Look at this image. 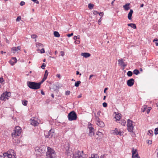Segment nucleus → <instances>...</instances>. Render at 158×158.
I'll return each instance as SVG.
<instances>
[{
	"label": "nucleus",
	"instance_id": "nucleus-50",
	"mask_svg": "<svg viewBox=\"0 0 158 158\" xmlns=\"http://www.w3.org/2000/svg\"><path fill=\"white\" fill-rule=\"evenodd\" d=\"M10 62L11 64L12 65H13L15 63H14V62L12 60L10 61Z\"/></svg>",
	"mask_w": 158,
	"mask_h": 158
},
{
	"label": "nucleus",
	"instance_id": "nucleus-25",
	"mask_svg": "<svg viewBox=\"0 0 158 158\" xmlns=\"http://www.w3.org/2000/svg\"><path fill=\"white\" fill-rule=\"evenodd\" d=\"M54 35L56 37H59L60 36V34L59 32L57 31H55L54 32Z\"/></svg>",
	"mask_w": 158,
	"mask_h": 158
},
{
	"label": "nucleus",
	"instance_id": "nucleus-53",
	"mask_svg": "<svg viewBox=\"0 0 158 158\" xmlns=\"http://www.w3.org/2000/svg\"><path fill=\"white\" fill-rule=\"evenodd\" d=\"M48 71L47 70H46L45 71V74H44V75H46V76H48Z\"/></svg>",
	"mask_w": 158,
	"mask_h": 158
},
{
	"label": "nucleus",
	"instance_id": "nucleus-4",
	"mask_svg": "<svg viewBox=\"0 0 158 158\" xmlns=\"http://www.w3.org/2000/svg\"><path fill=\"white\" fill-rule=\"evenodd\" d=\"M28 86L31 89H37L40 88L37 82L29 81L27 82Z\"/></svg>",
	"mask_w": 158,
	"mask_h": 158
},
{
	"label": "nucleus",
	"instance_id": "nucleus-34",
	"mask_svg": "<svg viewBox=\"0 0 158 158\" xmlns=\"http://www.w3.org/2000/svg\"><path fill=\"white\" fill-rule=\"evenodd\" d=\"M27 101L26 100H23L22 101L23 104L25 106H26L27 105Z\"/></svg>",
	"mask_w": 158,
	"mask_h": 158
},
{
	"label": "nucleus",
	"instance_id": "nucleus-37",
	"mask_svg": "<svg viewBox=\"0 0 158 158\" xmlns=\"http://www.w3.org/2000/svg\"><path fill=\"white\" fill-rule=\"evenodd\" d=\"M154 133L155 135L158 134V128H156L154 130Z\"/></svg>",
	"mask_w": 158,
	"mask_h": 158
},
{
	"label": "nucleus",
	"instance_id": "nucleus-55",
	"mask_svg": "<svg viewBox=\"0 0 158 158\" xmlns=\"http://www.w3.org/2000/svg\"><path fill=\"white\" fill-rule=\"evenodd\" d=\"M76 44H78L80 43V41L79 40H76L74 42Z\"/></svg>",
	"mask_w": 158,
	"mask_h": 158
},
{
	"label": "nucleus",
	"instance_id": "nucleus-20",
	"mask_svg": "<svg viewBox=\"0 0 158 158\" xmlns=\"http://www.w3.org/2000/svg\"><path fill=\"white\" fill-rule=\"evenodd\" d=\"M133 12V10L132 9H130L127 16L129 20H131L132 19V15Z\"/></svg>",
	"mask_w": 158,
	"mask_h": 158
},
{
	"label": "nucleus",
	"instance_id": "nucleus-17",
	"mask_svg": "<svg viewBox=\"0 0 158 158\" xmlns=\"http://www.w3.org/2000/svg\"><path fill=\"white\" fill-rule=\"evenodd\" d=\"M118 64L124 67H125L127 66V64H125L124 62H123V59H119L118 60Z\"/></svg>",
	"mask_w": 158,
	"mask_h": 158
},
{
	"label": "nucleus",
	"instance_id": "nucleus-58",
	"mask_svg": "<svg viewBox=\"0 0 158 158\" xmlns=\"http://www.w3.org/2000/svg\"><path fill=\"white\" fill-rule=\"evenodd\" d=\"M60 53H61V56H64V52L63 51H61L60 52Z\"/></svg>",
	"mask_w": 158,
	"mask_h": 158
},
{
	"label": "nucleus",
	"instance_id": "nucleus-12",
	"mask_svg": "<svg viewBox=\"0 0 158 158\" xmlns=\"http://www.w3.org/2000/svg\"><path fill=\"white\" fill-rule=\"evenodd\" d=\"M152 108L151 107H147V106H144L142 109V111L144 112H146L147 114H148L150 111L151 110Z\"/></svg>",
	"mask_w": 158,
	"mask_h": 158
},
{
	"label": "nucleus",
	"instance_id": "nucleus-10",
	"mask_svg": "<svg viewBox=\"0 0 158 158\" xmlns=\"http://www.w3.org/2000/svg\"><path fill=\"white\" fill-rule=\"evenodd\" d=\"M68 118H77V114L74 111H72L68 114Z\"/></svg>",
	"mask_w": 158,
	"mask_h": 158
},
{
	"label": "nucleus",
	"instance_id": "nucleus-47",
	"mask_svg": "<svg viewBox=\"0 0 158 158\" xmlns=\"http://www.w3.org/2000/svg\"><path fill=\"white\" fill-rule=\"evenodd\" d=\"M70 91H67L65 92V95H68L70 94Z\"/></svg>",
	"mask_w": 158,
	"mask_h": 158
},
{
	"label": "nucleus",
	"instance_id": "nucleus-28",
	"mask_svg": "<svg viewBox=\"0 0 158 158\" xmlns=\"http://www.w3.org/2000/svg\"><path fill=\"white\" fill-rule=\"evenodd\" d=\"M133 73L134 74L137 75L140 73V72L138 70L135 69L133 71Z\"/></svg>",
	"mask_w": 158,
	"mask_h": 158
},
{
	"label": "nucleus",
	"instance_id": "nucleus-57",
	"mask_svg": "<svg viewBox=\"0 0 158 158\" xmlns=\"http://www.w3.org/2000/svg\"><path fill=\"white\" fill-rule=\"evenodd\" d=\"M99 15L100 16H102L103 15V12H100L99 13Z\"/></svg>",
	"mask_w": 158,
	"mask_h": 158
},
{
	"label": "nucleus",
	"instance_id": "nucleus-56",
	"mask_svg": "<svg viewBox=\"0 0 158 158\" xmlns=\"http://www.w3.org/2000/svg\"><path fill=\"white\" fill-rule=\"evenodd\" d=\"M3 81V79L2 78H0V83H1L2 84Z\"/></svg>",
	"mask_w": 158,
	"mask_h": 158
},
{
	"label": "nucleus",
	"instance_id": "nucleus-39",
	"mask_svg": "<svg viewBox=\"0 0 158 158\" xmlns=\"http://www.w3.org/2000/svg\"><path fill=\"white\" fill-rule=\"evenodd\" d=\"M44 80H42L39 82L38 83V85L39 86H40H40L41 84L44 81Z\"/></svg>",
	"mask_w": 158,
	"mask_h": 158
},
{
	"label": "nucleus",
	"instance_id": "nucleus-36",
	"mask_svg": "<svg viewBox=\"0 0 158 158\" xmlns=\"http://www.w3.org/2000/svg\"><path fill=\"white\" fill-rule=\"evenodd\" d=\"M11 60H13L14 63H16L17 62V60L16 57H12Z\"/></svg>",
	"mask_w": 158,
	"mask_h": 158
},
{
	"label": "nucleus",
	"instance_id": "nucleus-16",
	"mask_svg": "<svg viewBox=\"0 0 158 158\" xmlns=\"http://www.w3.org/2000/svg\"><path fill=\"white\" fill-rule=\"evenodd\" d=\"M115 121L120 123L122 125L125 126L126 124V121L124 119H116Z\"/></svg>",
	"mask_w": 158,
	"mask_h": 158
},
{
	"label": "nucleus",
	"instance_id": "nucleus-41",
	"mask_svg": "<svg viewBox=\"0 0 158 158\" xmlns=\"http://www.w3.org/2000/svg\"><path fill=\"white\" fill-rule=\"evenodd\" d=\"M21 19V16H18L17 18L16 21L17 22H19V21Z\"/></svg>",
	"mask_w": 158,
	"mask_h": 158
},
{
	"label": "nucleus",
	"instance_id": "nucleus-51",
	"mask_svg": "<svg viewBox=\"0 0 158 158\" xmlns=\"http://www.w3.org/2000/svg\"><path fill=\"white\" fill-rule=\"evenodd\" d=\"M79 35H78L77 36H75L73 37V39L74 40H76L77 39H79V38H78V37H79Z\"/></svg>",
	"mask_w": 158,
	"mask_h": 158
},
{
	"label": "nucleus",
	"instance_id": "nucleus-59",
	"mask_svg": "<svg viewBox=\"0 0 158 158\" xmlns=\"http://www.w3.org/2000/svg\"><path fill=\"white\" fill-rule=\"evenodd\" d=\"M78 74H79L80 75V76H81V73H79V72L78 71H77L76 72V75H78Z\"/></svg>",
	"mask_w": 158,
	"mask_h": 158
},
{
	"label": "nucleus",
	"instance_id": "nucleus-38",
	"mask_svg": "<svg viewBox=\"0 0 158 158\" xmlns=\"http://www.w3.org/2000/svg\"><path fill=\"white\" fill-rule=\"evenodd\" d=\"M44 80H42L39 82L38 83V85L39 86H40H40L41 84L44 81Z\"/></svg>",
	"mask_w": 158,
	"mask_h": 158
},
{
	"label": "nucleus",
	"instance_id": "nucleus-8",
	"mask_svg": "<svg viewBox=\"0 0 158 158\" xmlns=\"http://www.w3.org/2000/svg\"><path fill=\"white\" fill-rule=\"evenodd\" d=\"M54 131L51 129L49 131H46L44 132V135L46 138H51L53 135Z\"/></svg>",
	"mask_w": 158,
	"mask_h": 158
},
{
	"label": "nucleus",
	"instance_id": "nucleus-7",
	"mask_svg": "<svg viewBox=\"0 0 158 158\" xmlns=\"http://www.w3.org/2000/svg\"><path fill=\"white\" fill-rule=\"evenodd\" d=\"M133 122L130 119H128L127 121V129L129 131L133 132L134 128L133 123Z\"/></svg>",
	"mask_w": 158,
	"mask_h": 158
},
{
	"label": "nucleus",
	"instance_id": "nucleus-18",
	"mask_svg": "<svg viewBox=\"0 0 158 158\" xmlns=\"http://www.w3.org/2000/svg\"><path fill=\"white\" fill-rule=\"evenodd\" d=\"M31 120H32L31 121V124L34 126H36L38 125V124H39V123L38 122L35 120V119H31Z\"/></svg>",
	"mask_w": 158,
	"mask_h": 158
},
{
	"label": "nucleus",
	"instance_id": "nucleus-32",
	"mask_svg": "<svg viewBox=\"0 0 158 158\" xmlns=\"http://www.w3.org/2000/svg\"><path fill=\"white\" fill-rule=\"evenodd\" d=\"M98 135L100 136V138H102L103 136V134L102 133L98 131V133L96 135Z\"/></svg>",
	"mask_w": 158,
	"mask_h": 158
},
{
	"label": "nucleus",
	"instance_id": "nucleus-54",
	"mask_svg": "<svg viewBox=\"0 0 158 158\" xmlns=\"http://www.w3.org/2000/svg\"><path fill=\"white\" fill-rule=\"evenodd\" d=\"M122 133V132L120 131H118V133H117V135H123Z\"/></svg>",
	"mask_w": 158,
	"mask_h": 158
},
{
	"label": "nucleus",
	"instance_id": "nucleus-9",
	"mask_svg": "<svg viewBox=\"0 0 158 158\" xmlns=\"http://www.w3.org/2000/svg\"><path fill=\"white\" fill-rule=\"evenodd\" d=\"M88 128L89 129V133L88 134L89 136L91 137L93 136L94 133V129L92 127V124L89 123Z\"/></svg>",
	"mask_w": 158,
	"mask_h": 158
},
{
	"label": "nucleus",
	"instance_id": "nucleus-42",
	"mask_svg": "<svg viewBox=\"0 0 158 158\" xmlns=\"http://www.w3.org/2000/svg\"><path fill=\"white\" fill-rule=\"evenodd\" d=\"M37 37V36L36 35L33 34L31 35V37L33 39H35Z\"/></svg>",
	"mask_w": 158,
	"mask_h": 158
},
{
	"label": "nucleus",
	"instance_id": "nucleus-31",
	"mask_svg": "<svg viewBox=\"0 0 158 158\" xmlns=\"http://www.w3.org/2000/svg\"><path fill=\"white\" fill-rule=\"evenodd\" d=\"M133 74L132 72L131 71H128L127 73V75L128 77H131L132 76Z\"/></svg>",
	"mask_w": 158,
	"mask_h": 158
},
{
	"label": "nucleus",
	"instance_id": "nucleus-3",
	"mask_svg": "<svg viewBox=\"0 0 158 158\" xmlns=\"http://www.w3.org/2000/svg\"><path fill=\"white\" fill-rule=\"evenodd\" d=\"M87 155L85 154L83 151H77L73 154V158H87Z\"/></svg>",
	"mask_w": 158,
	"mask_h": 158
},
{
	"label": "nucleus",
	"instance_id": "nucleus-35",
	"mask_svg": "<svg viewBox=\"0 0 158 158\" xmlns=\"http://www.w3.org/2000/svg\"><path fill=\"white\" fill-rule=\"evenodd\" d=\"M118 129L117 128H115L114 130L113 133L117 135V133H118Z\"/></svg>",
	"mask_w": 158,
	"mask_h": 158
},
{
	"label": "nucleus",
	"instance_id": "nucleus-63",
	"mask_svg": "<svg viewBox=\"0 0 158 158\" xmlns=\"http://www.w3.org/2000/svg\"><path fill=\"white\" fill-rule=\"evenodd\" d=\"M82 97V94H80L77 97V98H81V97Z\"/></svg>",
	"mask_w": 158,
	"mask_h": 158
},
{
	"label": "nucleus",
	"instance_id": "nucleus-48",
	"mask_svg": "<svg viewBox=\"0 0 158 158\" xmlns=\"http://www.w3.org/2000/svg\"><path fill=\"white\" fill-rule=\"evenodd\" d=\"M25 4V2L23 1H21L20 3V5L21 6H23Z\"/></svg>",
	"mask_w": 158,
	"mask_h": 158
},
{
	"label": "nucleus",
	"instance_id": "nucleus-45",
	"mask_svg": "<svg viewBox=\"0 0 158 158\" xmlns=\"http://www.w3.org/2000/svg\"><path fill=\"white\" fill-rule=\"evenodd\" d=\"M40 52L41 53H44L45 52V50L44 48H42L40 50Z\"/></svg>",
	"mask_w": 158,
	"mask_h": 158
},
{
	"label": "nucleus",
	"instance_id": "nucleus-5",
	"mask_svg": "<svg viewBox=\"0 0 158 158\" xmlns=\"http://www.w3.org/2000/svg\"><path fill=\"white\" fill-rule=\"evenodd\" d=\"M21 129L19 126H16L14 130V132L12 133L13 137H18L21 132Z\"/></svg>",
	"mask_w": 158,
	"mask_h": 158
},
{
	"label": "nucleus",
	"instance_id": "nucleus-14",
	"mask_svg": "<svg viewBox=\"0 0 158 158\" xmlns=\"http://www.w3.org/2000/svg\"><path fill=\"white\" fill-rule=\"evenodd\" d=\"M135 82V80L133 78H131L127 80V84L129 86H132Z\"/></svg>",
	"mask_w": 158,
	"mask_h": 158
},
{
	"label": "nucleus",
	"instance_id": "nucleus-1",
	"mask_svg": "<svg viewBox=\"0 0 158 158\" xmlns=\"http://www.w3.org/2000/svg\"><path fill=\"white\" fill-rule=\"evenodd\" d=\"M16 158L15 153L13 150H10L9 151L4 153L2 155H0V158Z\"/></svg>",
	"mask_w": 158,
	"mask_h": 158
},
{
	"label": "nucleus",
	"instance_id": "nucleus-27",
	"mask_svg": "<svg viewBox=\"0 0 158 158\" xmlns=\"http://www.w3.org/2000/svg\"><path fill=\"white\" fill-rule=\"evenodd\" d=\"M91 158H98V155L97 154H93L91 155Z\"/></svg>",
	"mask_w": 158,
	"mask_h": 158
},
{
	"label": "nucleus",
	"instance_id": "nucleus-40",
	"mask_svg": "<svg viewBox=\"0 0 158 158\" xmlns=\"http://www.w3.org/2000/svg\"><path fill=\"white\" fill-rule=\"evenodd\" d=\"M44 80H42L39 82L38 83V85L39 86H40H40L41 84L44 81Z\"/></svg>",
	"mask_w": 158,
	"mask_h": 158
},
{
	"label": "nucleus",
	"instance_id": "nucleus-26",
	"mask_svg": "<svg viewBox=\"0 0 158 158\" xmlns=\"http://www.w3.org/2000/svg\"><path fill=\"white\" fill-rule=\"evenodd\" d=\"M17 48L16 47H13L11 48V51L14 53H15L18 51Z\"/></svg>",
	"mask_w": 158,
	"mask_h": 158
},
{
	"label": "nucleus",
	"instance_id": "nucleus-62",
	"mask_svg": "<svg viewBox=\"0 0 158 158\" xmlns=\"http://www.w3.org/2000/svg\"><path fill=\"white\" fill-rule=\"evenodd\" d=\"M105 156H106V155L104 154L103 155H101L100 158H104Z\"/></svg>",
	"mask_w": 158,
	"mask_h": 158
},
{
	"label": "nucleus",
	"instance_id": "nucleus-43",
	"mask_svg": "<svg viewBox=\"0 0 158 158\" xmlns=\"http://www.w3.org/2000/svg\"><path fill=\"white\" fill-rule=\"evenodd\" d=\"M103 106L104 107H106L107 106V104L106 102H103L102 104Z\"/></svg>",
	"mask_w": 158,
	"mask_h": 158
},
{
	"label": "nucleus",
	"instance_id": "nucleus-13",
	"mask_svg": "<svg viewBox=\"0 0 158 158\" xmlns=\"http://www.w3.org/2000/svg\"><path fill=\"white\" fill-rule=\"evenodd\" d=\"M63 147L64 148H65L66 153L67 155H69L70 153L69 151V146L68 143H67L64 145H63Z\"/></svg>",
	"mask_w": 158,
	"mask_h": 158
},
{
	"label": "nucleus",
	"instance_id": "nucleus-29",
	"mask_svg": "<svg viewBox=\"0 0 158 158\" xmlns=\"http://www.w3.org/2000/svg\"><path fill=\"white\" fill-rule=\"evenodd\" d=\"M81 83V81H80L76 82L75 83V86L77 87H78Z\"/></svg>",
	"mask_w": 158,
	"mask_h": 158
},
{
	"label": "nucleus",
	"instance_id": "nucleus-11",
	"mask_svg": "<svg viewBox=\"0 0 158 158\" xmlns=\"http://www.w3.org/2000/svg\"><path fill=\"white\" fill-rule=\"evenodd\" d=\"M10 92H5L2 94L0 97V99L2 100H5L6 98H7L8 97L10 96Z\"/></svg>",
	"mask_w": 158,
	"mask_h": 158
},
{
	"label": "nucleus",
	"instance_id": "nucleus-49",
	"mask_svg": "<svg viewBox=\"0 0 158 158\" xmlns=\"http://www.w3.org/2000/svg\"><path fill=\"white\" fill-rule=\"evenodd\" d=\"M46 66V64L43 63L41 66V68L43 69H44V67Z\"/></svg>",
	"mask_w": 158,
	"mask_h": 158
},
{
	"label": "nucleus",
	"instance_id": "nucleus-15",
	"mask_svg": "<svg viewBox=\"0 0 158 158\" xmlns=\"http://www.w3.org/2000/svg\"><path fill=\"white\" fill-rule=\"evenodd\" d=\"M96 123L98 126L101 127H104L105 126L104 122L102 121H101V119H98Z\"/></svg>",
	"mask_w": 158,
	"mask_h": 158
},
{
	"label": "nucleus",
	"instance_id": "nucleus-24",
	"mask_svg": "<svg viewBox=\"0 0 158 158\" xmlns=\"http://www.w3.org/2000/svg\"><path fill=\"white\" fill-rule=\"evenodd\" d=\"M129 4H125V5L123 6V7L125 9V10H127L129 9L130 7L129 6Z\"/></svg>",
	"mask_w": 158,
	"mask_h": 158
},
{
	"label": "nucleus",
	"instance_id": "nucleus-60",
	"mask_svg": "<svg viewBox=\"0 0 158 158\" xmlns=\"http://www.w3.org/2000/svg\"><path fill=\"white\" fill-rule=\"evenodd\" d=\"M56 77H58L59 78H60V75L59 74H57L56 75Z\"/></svg>",
	"mask_w": 158,
	"mask_h": 158
},
{
	"label": "nucleus",
	"instance_id": "nucleus-61",
	"mask_svg": "<svg viewBox=\"0 0 158 158\" xmlns=\"http://www.w3.org/2000/svg\"><path fill=\"white\" fill-rule=\"evenodd\" d=\"M158 41V39L157 38H155L153 40V42H154L155 41Z\"/></svg>",
	"mask_w": 158,
	"mask_h": 158
},
{
	"label": "nucleus",
	"instance_id": "nucleus-22",
	"mask_svg": "<svg viewBox=\"0 0 158 158\" xmlns=\"http://www.w3.org/2000/svg\"><path fill=\"white\" fill-rule=\"evenodd\" d=\"M114 114H115L114 118H121V115L120 113H116L115 112L114 113Z\"/></svg>",
	"mask_w": 158,
	"mask_h": 158
},
{
	"label": "nucleus",
	"instance_id": "nucleus-46",
	"mask_svg": "<svg viewBox=\"0 0 158 158\" xmlns=\"http://www.w3.org/2000/svg\"><path fill=\"white\" fill-rule=\"evenodd\" d=\"M99 14V13L96 10H94L93 11V14H94L95 15H96Z\"/></svg>",
	"mask_w": 158,
	"mask_h": 158
},
{
	"label": "nucleus",
	"instance_id": "nucleus-6",
	"mask_svg": "<svg viewBox=\"0 0 158 158\" xmlns=\"http://www.w3.org/2000/svg\"><path fill=\"white\" fill-rule=\"evenodd\" d=\"M46 149V147L44 145H42L41 147H36L35 148V149L36 152L40 153L42 154L44 153Z\"/></svg>",
	"mask_w": 158,
	"mask_h": 158
},
{
	"label": "nucleus",
	"instance_id": "nucleus-52",
	"mask_svg": "<svg viewBox=\"0 0 158 158\" xmlns=\"http://www.w3.org/2000/svg\"><path fill=\"white\" fill-rule=\"evenodd\" d=\"M73 35V33H72L71 34H68L67 35V36L68 37H71V36H72Z\"/></svg>",
	"mask_w": 158,
	"mask_h": 158
},
{
	"label": "nucleus",
	"instance_id": "nucleus-23",
	"mask_svg": "<svg viewBox=\"0 0 158 158\" xmlns=\"http://www.w3.org/2000/svg\"><path fill=\"white\" fill-rule=\"evenodd\" d=\"M128 26L131 27L132 28L135 29L136 28V25L134 23H129L127 24Z\"/></svg>",
	"mask_w": 158,
	"mask_h": 158
},
{
	"label": "nucleus",
	"instance_id": "nucleus-33",
	"mask_svg": "<svg viewBox=\"0 0 158 158\" xmlns=\"http://www.w3.org/2000/svg\"><path fill=\"white\" fill-rule=\"evenodd\" d=\"M153 132L152 130H149L148 131V134L150 136L153 135Z\"/></svg>",
	"mask_w": 158,
	"mask_h": 158
},
{
	"label": "nucleus",
	"instance_id": "nucleus-30",
	"mask_svg": "<svg viewBox=\"0 0 158 158\" xmlns=\"http://www.w3.org/2000/svg\"><path fill=\"white\" fill-rule=\"evenodd\" d=\"M94 5L93 4L89 3L88 5V7L90 9H93Z\"/></svg>",
	"mask_w": 158,
	"mask_h": 158
},
{
	"label": "nucleus",
	"instance_id": "nucleus-64",
	"mask_svg": "<svg viewBox=\"0 0 158 158\" xmlns=\"http://www.w3.org/2000/svg\"><path fill=\"white\" fill-rule=\"evenodd\" d=\"M17 48V50H20V46H18L17 47H16Z\"/></svg>",
	"mask_w": 158,
	"mask_h": 158
},
{
	"label": "nucleus",
	"instance_id": "nucleus-44",
	"mask_svg": "<svg viewBox=\"0 0 158 158\" xmlns=\"http://www.w3.org/2000/svg\"><path fill=\"white\" fill-rule=\"evenodd\" d=\"M147 143L149 144H151L152 143V141L149 140H147Z\"/></svg>",
	"mask_w": 158,
	"mask_h": 158
},
{
	"label": "nucleus",
	"instance_id": "nucleus-2",
	"mask_svg": "<svg viewBox=\"0 0 158 158\" xmlns=\"http://www.w3.org/2000/svg\"><path fill=\"white\" fill-rule=\"evenodd\" d=\"M47 151L46 152L47 158H55L56 156V153L53 149L49 147L47 148Z\"/></svg>",
	"mask_w": 158,
	"mask_h": 158
},
{
	"label": "nucleus",
	"instance_id": "nucleus-21",
	"mask_svg": "<svg viewBox=\"0 0 158 158\" xmlns=\"http://www.w3.org/2000/svg\"><path fill=\"white\" fill-rule=\"evenodd\" d=\"M132 157H134L135 158L136 157V156H134V155L136 154L137 153V151L136 149H134V148L132 149Z\"/></svg>",
	"mask_w": 158,
	"mask_h": 158
},
{
	"label": "nucleus",
	"instance_id": "nucleus-19",
	"mask_svg": "<svg viewBox=\"0 0 158 158\" xmlns=\"http://www.w3.org/2000/svg\"><path fill=\"white\" fill-rule=\"evenodd\" d=\"M81 55L85 58L89 57L90 56V54L88 52H82L81 54Z\"/></svg>",
	"mask_w": 158,
	"mask_h": 158
}]
</instances>
